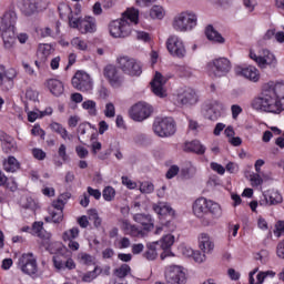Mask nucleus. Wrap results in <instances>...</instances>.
Listing matches in <instances>:
<instances>
[{"mask_svg":"<svg viewBox=\"0 0 284 284\" xmlns=\"http://www.w3.org/2000/svg\"><path fill=\"white\" fill-rule=\"evenodd\" d=\"M251 108L266 114L284 112V82L268 81L262 85V91L252 100Z\"/></svg>","mask_w":284,"mask_h":284,"instance_id":"f257e3e1","label":"nucleus"},{"mask_svg":"<svg viewBox=\"0 0 284 284\" xmlns=\"http://www.w3.org/2000/svg\"><path fill=\"white\" fill-rule=\"evenodd\" d=\"M134 26H139V9L128 8L120 19L109 24V33L113 39H128Z\"/></svg>","mask_w":284,"mask_h":284,"instance_id":"f03ea898","label":"nucleus"},{"mask_svg":"<svg viewBox=\"0 0 284 284\" xmlns=\"http://www.w3.org/2000/svg\"><path fill=\"white\" fill-rule=\"evenodd\" d=\"M17 12L7 11L0 17V32L4 43V48L10 50L14 45V32H17Z\"/></svg>","mask_w":284,"mask_h":284,"instance_id":"7ed1b4c3","label":"nucleus"},{"mask_svg":"<svg viewBox=\"0 0 284 284\" xmlns=\"http://www.w3.org/2000/svg\"><path fill=\"white\" fill-rule=\"evenodd\" d=\"M192 211L196 219H205L207 214H211L213 219H221L223 216L221 204L205 197L196 199L193 202Z\"/></svg>","mask_w":284,"mask_h":284,"instance_id":"20e7f679","label":"nucleus"},{"mask_svg":"<svg viewBox=\"0 0 284 284\" xmlns=\"http://www.w3.org/2000/svg\"><path fill=\"white\" fill-rule=\"evenodd\" d=\"M199 26V16L194 11H182L172 21L175 32H192Z\"/></svg>","mask_w":284,"mask_h":284,"instance_id":"39448f33","label":"nucleus"},{"mask_svg":"<svg viewBox=\"0 0 284 284\" xmlns=\"http://www.w3.org/2000/svg\"><path fill=\"white\" fill-rule=\"evenodd\" d=\"M248 58L254 61L261 70H266V68H276V65H278L276 55L267 49L251 48L248 51Z\"/></svg>","mask_w":284,"mask_h":284,"instance_id":"423d86ee","label":"nucleus"},{"mask_svg":"<svg viewBox=\"0 0 284 284\" xmlns=\"http://www.w3.org/2000/svg\"><path fill=\"white\" fill-rule=\"evenodd\" d=\"M232 71V62L227 58L213 59L206 63L205 72L211 79L227 77Z\"/></svg>","mask_w":284,"mask_h":284,"instance_id":"0eeeda50","label":"nucleus"},{"mask_svg":"<svg viewBox=\"0 0 284 284\" xmlns=\"http://www.w3.org/2000/svg\"><path fill=\"white\" fill-rule=\"evenodd\" d=\"M153 132L160 139H170L176 134V122L170 116H158L153 122Z\"/></svg>","mask_w":284,"mask_h":284,"instance_id":"6e6552de","label":"nucleus"},{"mask_svg":"<svg viewBox=\"0 0 284 284\" xmlns=\"http://www.w3.org/2000/svg\"><path fill=\"white\" fill-rule=\"evenodd\" d=\"M116 63L119 70H122L123 74L128 77H141L143 73L141 62L130 55H121L118 58Z\"/></svg>","mask_w":284,"mask_h":284,"instance_id":"1a4fd4ad","label":"nucleus"},{"mask_svg":"<svg viewBox=\"0 0 284 284\" xmlns=\"http://www.w3.org/2000/svg\"><path fill=\"white\" fill-rule=\"evenodd\" d=\"M166 50L174 59H185L187 57L185 41L179 36H171L166 39Z\"/></svg>","mask_w":284,"mask_h":284,"instance_id":"9d476101","label":"nucleus"},{"mask_svg":"<svg viewBox=\"0 0 284 284\" xmlns=\"http://www.w3.org/2000/svg\"><path fill=\"white\" fill-rule=\"evenodd\" d=\"M70 28L79 30L81 34H92V32H97V19L93 17L81 18L78 13L77 18H70Z\"/></svg>","mask_w":284,"mask_h":284,"instance_id":"9b49d317","label":"nucleus"},{"mask_svg":"<svg viewBox=\"0 0 284 284\" xmlns=\"http://www.w3.org/2000/svg\"><path fill=\"white\" fill-rule=\"evenodd\" d=\"M72 85L75 90L87 92L88 94H92V90H94V81L85 71H78L74 74L72 78Z\"/></svg>","mask_w":284,"mask_h":284,"instance_id":"f8f14e48","label":"nucleus"},{"mask_svg":"<svg viewBox=\"0 0 284 284\" xmlns=\"http://www.w3.org/2000/svg\"><path fill=\"white\" fill-rule=\"evenodd\" d=\"M18 268L22 274H27L28 276H34L37 272H39V267L37 265V257L32 253H23L18 258Z\"/></svg>","mask_w":284,"mask_h":284,"instance_id":"ddd939ff","label":"nucleus"},{"mask_svg":"<svg viewBox=\"0 0 284 284\" xmlns=\"http://www.w3.org/2000/svg\"><path fill=\"white\" fill-rule=\"evenodd\" d=\"M152 105L148 104L146 102H138L130 109L129 116L132 119V121L141 123L145 121V119H150V116H152Z\"/></svg>","mask_w":284,"mask_h":284,"instance_id":"4468645a","label":"nucleus"},{"mask_svg":"<svg viewBox=\"0 0 284 284\" xmlns=\"http://www.w3.org/2000/svg\"><path fill=\"white\" fill-rule=\"evenodd\" d=\"M103 77L108 81L109 85L115 90L121 88L125 81L123 74H121V71H119V68L114 64H108L103 68Z\"/></svg>","mask_w":284,"mask_h":284,"instance_id":"2eb2a0df","label":"nucleus"},{"mask_svg":"<svg viewBox=\"0 0 284 284\" xmlns=\"http://www.w3.org/2000/svg\"><path fill=\"white\" fill-rule=\"evenodd\" d=\"M165 280L169 284H185L187 276L182 266L171 265L165 268Z\"/></svg>","mask_w":284,"mask_h":284,"instance_id":"dca6fc26","label":"nucleus"},{"mask_svg":"<svg viewBox=\"0 0 284 284\" xmlns=\"http://www.w3.org/2000/svg\"><path fill=\"white\" fill-rule=\"evenodd\" d=\"M18 72L14 68L6 69V65L0 64V87L4 92L14 88V79Z\"/></svg>","mask_w":284,"mask_h":284,"instance_id":"f3484780","label":"nucleus"},{"mask_svg":"<svg viewBox=\"0 0 284 284\" xmlns=\"http://www.w3.org/2000/svg\"><path fill=\"white\" fill-rule=\"evenodd\" d=\"M258 203L262 207L281 205L283 203V195L277 190L271 189L263 192Z\"/></svg>","mask_w":284,"mask_h":284,"instance_id":"a211bd4d","label":"nucleus"},{"mask_svg":"<svg viewBox=\"0 0 284 284\" xmlns=\"http://www.w3.org/2000/svg\"><path fill=\"white\" fill-rule=\"evenodd\" d=\"M165 83H168V78L161 74V72H155L153 80L151 81V90L155 97H159L160 99H165V97H168Z\"/></svg>","mask_w":284,"mask_h":284,"instance_id":"6ab92c4d","label":"nucleus"},{"mask_svg":"<svg viewBox=\"0 0 284 284\" xmlns=\"http://www.w3.org/2000/svg\"><path fill=\"white\" fill-rule=\"evenodd\" d=\"M235 74L242 77L252 83H258L261 81V71L254 65L236 67Z\"/></svg>","mask_w":284,"mask_h":284,"instance_id":"aec40b11","label":"nucleus"},{"mask_svg":"<svg viewBox=\"0 0 284 284\" xmlns=\"http://www.w3.org/2000/svg\"><path fill=\"white\" fill-rule=\"evenodd\" d=\"M176 101L180 105H196L199 103V95L194 89H180L176 93Z\"/></svg>","mask_w":284,"mask_h":284,"instance_id":"412c9836","label":"nucleus"},{"mask_svg":"<svg viewBox=\"0 0 284 284\" xmlns=\"http://www.w3.org/2000/svg\"><path fill=\"white\" fill-rule=\"evenodd\" d=\"M225 105L219 101H214L204 106V116L209 121H219L223 116Z\"/></svg>","mask_w":284,"mask_h":284,"instance_id":"4be33fe9","label":"nucleus"},{"mask_svg":"<svg viewBox=\"0 0 284 284\" xmlns=\"http://www.w3.org/2000/svg\"><path fill=\"white\" fill-rule=\"evenodd\" d=\"M32 231L33 234L40 237L42 247L50 250V245H52V234L43 229V222H34Z\"/></svg>","mask_w":284,"mask_h":284,"instance_id":"5701e85b","label":"nucleus"},{"mask_svg":"<svg viewBox=\"0 0 284 284\" xmlns=\"http://www.w3.org/2000/svg\"><path fill=\"white\" fill-rule=\"evenodd\" d=\"M64 203L61 199L53 201L49 206V216L53 223H61L63 221V207Z\"/></svg>","mask_w":284,"mask_h":284,"instance_id":"b1692460","label":"nucleus"},{"mask_svg":"<svg viewBox=\"0 0 284 284\" xmlns=\"http://www.w3.org/2000/svg\"><path fill=\"white\" fill-rule=\"evenodd\" d=\"M133 221L142 226V232H152L154 230V217L150 214L136 213Z\"/></svg>","mask_w":284,"mask_h":284,"instance_id":"393cba45","label":"nucleus"},{"mask_svg":"<svg viewBox=\"0 0 284 284\" xmlns=\"http://www.w3.org/2000/svg\"><path fill=\"white\" fill-rule=\"evenodd\" d=\"M45 6V2L39 4L37 0H23L21 12H23L26 17H32V14H36L38 10H44Z\"/></svg>","mask_w":284,"mask_h":284,"instance_id":"a878e982","label":"nucleus"},{"mask_svg":"<svg viewBox=\"0 0 284 284\" xmlns=\"http://www.w3.org/2000/svg\"><path fill=\"white\" fill-rule=\"evenodd\" d=\"M152 210L158 214V216H176V211L172 209V205L168 202H158L152 204Z\"/></svg>","mask_w":284,"mask_h":284,"instance_id":"bb28decb","label":"nucleus"},{"mask_svg":"<svg viewBox=\"0 0 284 284\" xmlns=\"http://www.w3.org/2000/svg\"><path fill=\"white\" fill-rule=\"evenodd\" d=\"M199 248L203 254H212L214 252V241L207 233H201L197 237Z\"/></svg>","mask_w":284,"mask_h":284,"instance_id":"cd10ccee","label":"nucleus"},{"mask_svg":"<svg viewBox=\"0 0 284 284\" xmlns=\"http://www.w3.org/2000/svg\"><path fill=\"white\" fill-rule=\"evenodd\" d=\"M58 10L60 12L61 19H69V26H70V19H77L79 14H81V6L77 4L75 12H72V9L67 3H60L58 7Z\"/></svg>","mask_w":284,"mask_h":284,"instance_id":"c85d7f7f","label":"nucleus"},{"mask_svg":"<svg viewBox=\"0 0 284 284\" xmlns=\"http://www.w3.org/2000/svg\"><path fill=\"white\" fill-rule=\"evenodd\" d=\"M53 265L58 272H63L65 270H77V263L74 260L69 257L67 261H63L61 256H53Z\"/></svg>","mask_w":284,"mask_h":284,"instance_id":"c756f323","label":"nucleus"},{"mask_svg":"<svg viewBox=\"0 0 284 284\" xmlns=\"http://www.w3.org/2000/svg\"><path fill=\"white\" fill-rule=\"evenodd\" d=\"M54 54V48L51 44L42 43L38 45L37 57L41 63H45Z\"/></svg>","mask_w":284,"mask_h":284,"instance_id":"7c9ffc66","label":"nucleus"},{"mask_svg":"<svg viewBox=\"0 0 284 284\" xmlns=\"http://www.w3.org/2000/svg\"><path fill=\"white\" fill-rule=\"evenodd\" d=\"M45 85L48 90L53 94V97H61L63 94L65 87L63 85V82L58 79H49L45 82Z\"/></svg>","mask_w":284,"mask_h":284,"instance_id":"2f4dec72","label":"nucleus"},{"mask_svg":"<svg viewBox=\"0 0 284 284\" xmlns=\"http://www.w3.org/2000/svg\"><path fill=\"white\" fill-rule=\"evenodd\" d=\"M120 227L125 232V234H129V236H143V230L130 223L128 220H122L120 222Z\"/></svg>","mask_w":284,"mask_h":284,"instance_id":"473e14b6","label":"nucleus"},{"mask_svg":"<svg viewBox=\"0 0 284 284\" xmlns=\"http://www.w3.org/2000/svg\"><path fill=\"white\" fill-rule=\"evenodd\" d=\"M0 141L2 143V150L6 152V154H10V152H17V141L14 138L8 134H2Z\"/></svg>","mask_w":284,"mask_h":284,"instance_id":"72a5a7b5","label":"nucleus"},{"mask_svg":"<svg viewBox=\"0 0 284 284\" xmlns=\"http://www.w3.org/2000/svg\"><path fill=\"white\" fill-rule=\"evenodd\" d=\"M185 152H194L195 154H205V145L199 140H193L184 143Z\"/></svg>","mask_w":284,"mask_h":284,"instance_id":"f704fd0d","label":"nucleus"},{"mask_svg":"<svg viewBox=\"0 0 284 284\" xmlns=\"http://www.w3.org/2000/svg\"><path fill=\"white\" fill-rule=\"evenodd\" d=\"M21 169V163H19V160L17 158L10 155L7 159L3 160V170L6 172H18V170Z\"/></svg>","mask_w":284,"mask_h":284,"instance_id":"c9c22d12","label":"nucleus"},{"mask_svg":"<svg viewBox=\"0 0 284 284\" xmlns=\"http://www.w3.org/2000/svg\"><path fill=\"white\" fill-rule=\"evenodd\" d=\"M159 242H150L146 244V251L144 253V258L146 261H156L159 256Z\"/></svg>","mask_w":284,"mask_h":284,"instance_id":"e433bc0d","label":"nucleus"},{"mask_svg":"<svg viewBox=\"0 0 284 284\" xmlns=\"http://www.w3.org/2000/svg\"><path fill=\"white\" fill-rule=\"evenodd\" d=\"M205 34L209 41H213V43H225V38L215 30L214 27L207 26L205 29Z\"/></svg>","mask_w":284,"mask_h":284,"instance_id":"4c0bfd02","label":"nucleus"},{"mask_svg":"<svg viewBox=\"0 0 284 284\" xmlns=\"http://www.w3.org/2000/svg\"><path fill=\"white\" fill-rule=\"evenodd\" d=\"M50 128L52 132L59 134L63 141H72V134L68 133V130H65L59 122H52Z\"/></svg>","mask_w":284,"mask_h":284,"instance_id":"58836bf2","label":"nucleus"},{"mask_svg":"<svg viewBox=\"0 0 284 284\" xmlns=\"http://www.w3.org/2000/svg\"><path fill=\"white\" fill-rule=\"evenodd\" d=\"M71 45L75 50H79L80 52H88L90 50V44L88 43V40L81 38V37H75L71 40Z\"/></svg>","mask_w":284,"mask_h":284,"instance_id":"ea45409f","label":"nucleus"},{"mask_svg":"<svg viewBox=\"0 0 284 284\" xmlns=\"http://www.w3.org/2000/svg\"><path fill=\"white\" fill-rule=\"evenodd\" d=\"M175 237L173 234L169 233L162 236L159 241H155V243H159V247L161 250H172V245H174Z\"/></svg>","mask_w":284,"mask_h":284,"instance_id":"a19ab883","label":"nucleus"},{"mask_svg":"<svg viewBox=\"0 0 284 284\" xmlns=\"http://www.w3.org/2000/svg\"><path fill=\"white\" fill-rule=\"evenodd\" d=\"M79 227L74 226L72 229H69L62 233V240L64 243H68L70 241H75V239H79Z\"/></svg>","mask_w":284,"mask_h":284,"instance_id":"79ce46f5","label":"nucleus"},{"mask_svg":"<svg viewBox=\"0 0 284 284\" xmlns=\"http://www.w3.org/2000/svg\"><path fill=\"white\" fill-rule=\"evenodd\" d=\"M256 272H258V268H255V270L250 272V274H248V283L250 284H263V283H265V275H264V273L260 272L256 275ZM255 275H256V280L254 278Z\"/></svg>","mask_w":284,"mask_h":284,"instance_id":"37998d69","label":"nucleus"},{"mask_svg":"<svg viewBox=\"0 0 284 284\" xmlns=\"http://www.w3.org/2000/svg\"><path fill=\"white\" fill-rule=\"evenodd\" d=\"M149 17H151L152 19H159V20L164 19L165 18V9H163V7H161V6H154L149 11Z\"/></svg>","mask_w":284,"mask_h":284,"instance_id":"c03bdc74","label":"nucleus"},{"mask_svg":"<svg viewBox=\"0 0 284 284\" xmlns=\"http://www.w3.org/2000/svg\"><path fill=\"white\" fill-rule=\"evenodd\" d=\"M138 189L141 194H153L154 193V183L150 181L139 182Z\"/></svg>","mask_w":284,"mask_h":284,"instance_id":"a18cd8bd","label":"nucleus"},{"mask_svg":"<svg viewBox=\"0 0 284 284\" xmlns=\"http://www.w3.org/2000/svg\"><path fill=\"white\" fill-rule=\"evenodd\" d=\"M82 109L87 110L90 116H97V102L94 100H87L82 102Z\"/></svg>","mask_w":284,"mask_h":284,"instance_id":"49530a36","label":"nucleus"},{"mask_svg":"<svg viewBox=\"0 0 284 284\" xmlns=\"http://www.w3.org/2000/svg\"><path fill=\"white\" fill-rule=\"evenodd\" d=\"M21 205L23 210H29V212H31L32 214H34V212H37V209L39 207V204H37L34 199L32 197H27L26 200H23L21 202Z\"/></svg>","mask_w":284,"mask_h":284,"instance_id":"de8ad7c7","label":"nucleus"},{"mask_svg":"<svg viewBox=\"0 0 284 284\" xmlns=\"http://www.w3.org/2000/svg\"><path fill=\"white\" fill-rule=\"evenodd\" d=\"M87 214L89 216V221L93 222L94 227H101V216H99V212H97L95 209H90L87 211Z\"/></svg>","mask_w":284,"mask_h":284,"instance_id":"09e8293b","label":"nucleus"},{"mask_svg":"<svg viewBox=\"0 0 284 284\" xmlns=\"http://www.w3.org/2000/svg\"><path fill=\"white\" fill-rule=\"evenodd\" d=\"M101 274V268L99 266H95L93 271L87 272L82 275L83 283H92L97 276Z\"/></svg>","mask_w":284,"mask_h":284,"instance_id":"8fccbe9b","label":"nucleus"},{"mask_svg":"<svg viewBox=\"0 0 284 284\" xmlns=\"http://www.w3.org/2000/svg\"><path fill=\"white\" fill-rule=\"evenodd\" d=\"M130 272H132V268L130 267V265L122 264L120 267L114 270L113 274L118 278H125V276H128V274H130Z\"/></svg>","mask_w":284,"mask_h":284,"instance_id":"3c124183","label":"nucleus"},{"mask_svg":"<svg viewBox=\"0 0 284 284\" xmlns=\"http://www.w3.org/2000/svg\"><path fill=\"white\" fill-rule=\"evenodd\" d=\"M103 114L106 119H114V116H116V106H114V103L106 102L104 105Z\"/></svg>","mask_w":284,"mask_h":284,"instance_id":"603ef678","label":"nucleus"},{"mask_svg":"<svg viewBox=\"0 0 284 284\" xmlns=\"http://www.w3.org/2000/svg\"><path fill=\"white\" fill-rule=\"evenodd\" d=\"M175 227L176 226H174L172 221H166L165 223L155 227V234H161L162 232H174Z\"/></svg>","mask_w":284,"mask_h":284,"instance_id":"864d4df0","label":"nucleus"},{"mask_svg":"<svg viewBox=\"0 0 284 284\" xmlns=\"http://www.w3.org/2000/svg\"><path fill=\"white\" fill-rule=\"evenodd\" d=\"M130 245H132V242L128 237H120L114 241L116 250H128Z\"/></svg>","mask_w":284,"mask_h":284,"instance_id":"5fc2aeb1","label":"nucleus"},{"mask_svg":"<svg viewBox=\"0 0 284 284\" xmlns=\"http://www.w3.org/2000/svg\"><path fill=\"white\" fill-rule=\"evenodd\" d=\"M122 181V185H124V187H126L128 190H136L139 189V183H136V181L130 179L129 176H122L121 178Z\"/></svg>","mask_w":284,"mask_h":284,"instance_id":"6e6d98bb","label":"nucleus"},{"mask_svg":"<svg viewBox=\"0 0 284 284\" xmlns=\"http://www.w3.org/2000/svg\"><path fill=\"white\" fill-rule=\"evenodd\" d=\"M102 196L104 201H114V197L116 196V191L112 186H106L102 192Z\"/></svg>","mask_w":284,"mask_h":284,"instance_id":"4d7b16f0","label":"nucleus"},{"mask_svg":"<svg viewBox=\"0 0 284 284\" xmlns=\"http://www.w3.org/2000/svg\"><path fill=\"white\" fill-rule=\"evenodd\" d=\"M180 254L184 256L185 258H192V254H194V250L185 244H180L178 247Z\"/></svg>","mask_w":284,"mask_h":284,"instance_id":"13d9d810","label":"nucleus"},{"mask_svg":"<svg viewBox=\"0 0 284 284\" xmlns=\"http://www.w3.org/2000/svg\"><path fill=\"white\" fill-rule=\"evenodd\" d=\"M78 261L82 265H92V264H94V258L92 257V255H90L88 253H80L78 255Z\"/></svg>","mask_w":284,"mask_h":284,"instance_id":"bf43d9fd","label":"nucleus"},{"mask_svg":"<svg viewBox=\"0 0 284 284\" xmlns=\"http://www.w3.org/2000/svg\"><path fill=\"white\" fill-rule=\"evenodd\" d=\"M135 39L142 41V43H150L152 41V36L145 31H135Z\"/></svg>","mask_w":284,"mask_h":284,"instance_id":"052dcab7","label":"nucleus"},{"mask_svg":"<svg viewBox=\"0 0 284 284\" xmlns=\"http://www.w3.org/2000/svg\"><path fill=\"white\" fill-rule=\"evenodd\" d=\"M250 181L253 187H258V185H263V178L261 176V173H252L250 175Z\"/></svg>","mask_w":284,"mask_h":284,"instance_id":"680f3d73","label":"nucleus"},{"mask_svg":"<svg viewBox=\"0 0 284 284\" xmlns=\"http://www.w3.org/2000/svg\"><path fill=\"white\" fill-rule=\"evenodd\" d=\"M182 174L184 176H194V174H196V166L191 162L186 163L185 168L182 169Z\"/></svg>","mask_w":284,"mask_h":284,"instance_id":"e2e57ef3","label":"nucleus"},{"mask_svg":"<svg viewBox=\"0 0 284 284\" xmlns=\"http://www.w3.org/2000/svg\"><path fill=\"white\" fill-rule=\"evenodd\" d=\"M231 114L233 121H239V115L243 114V108L239 104L231 105Z\"/></svg>","mask_w":284,"mask_h":284,"instance_id":"0e129e2a","label":"nucleus"},{"mask_svg":"<svg viewBox=\"0 0 284 284\" xmlns=\"http://www.w3.org/2000/svg\"><path fill=\"white\" fill-rule=\"evenodd\" d=\"M178 72L181 74V77H192L194 70L187 65H180L178 67Z\"/></svg>","mask_w":284,"mask_h":284,"instance_id":"69168bd1","label":"nucleus"},{"mask_svg":"<svg viewBox=\"0 0 284 284\" xmlns=\"http://www.w3.org/2000/svg\"><path fill=\"white\" fill-rule=\"evenodd\" d=\"M27 116H28V121L30 123H34V121H37V119H42L41 111L39 109L33 110V111H27Z\"/></svg>","mask_w":284,"mask_h":284,"instance_id":"338daca9","label":"nucleus"},{"mask_svg":"<svg viewBox=\"0 0 284 284\" xmlns=\"http://www.w3.org/2000/svg\"><path fill=\"white\" fill-rule=\"evenodd\" d=\"M274 235L277 239H281V236H284V221H278L275 224Z\"/></svg>","mask_w":284,"mask_h":284,"instance_id":"774afa93","label":"nucleus"}]
</instances>
